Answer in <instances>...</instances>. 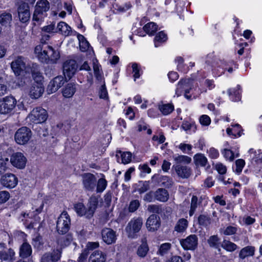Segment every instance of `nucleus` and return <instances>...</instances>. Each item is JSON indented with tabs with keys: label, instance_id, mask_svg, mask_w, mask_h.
Listing matches in <instances>:
<instances>
[{
	"label": "nucleus",
	"instance_id": "obj_52",
	"mask_svg": "<svg viewBox=\"0 0 262 262\" xmlns=\"http://www.w3.org/2000/svg\"><path fill=\"white\" fill-rule=\"evenodd\" d=\"M139 187L137 190L140 194L146 192L149 188L148 182L147 181L140 182Z\"/></svg>",
	"mask_w": 262,
	"mask_h": 262
},
{
	"label": "nucleus",
	"instance_id": "obj_34",
	"mask_svg": "<svg viewBox=\"0 0 262 262\" xmlns=\"http://www.w3.org/2000/svg\"><path fill=\"white\" fill-rule=\"evenodd\" d=\"M5 247L0 250V259L4 260H11L13 259L15 255L14 251L9 249L7 251H4Z\"/></svg>",
	"mask_w": 262,
	"mask_h": 262
},
{
	"label": "nucleus",
	"instance_id": "obj_61",
	"mask_svg": "<svg viewBox=\"0 0 262 262\" xmlns=\"http://www.w3.org/2000/svg\"><path fill=\"white\" fill-rule=\"evenodd\" d=\"M10 198L9 193L7 191H0V203H4L7 201Z\"/></svg>",
	"mask_w": 262,
	"mask_h": 262
},
{
	"label": "nucleus",
	"instance_id": "obj_11",
	"mask_svg": "<svg viewBox=\"0 0 262 262\" xmlns=\"http://www.w3.org/2000/svg\"><path fill=\"white\" fill-rule=\"evenodd\" d=\"M180 244L185 250L193 251L198 245V237L195 234H191L180 240Z\"/></svg>",
	"mask_w": 262,
	"mask_h": 262
},
{
	"label": "nucleus",
	"instance_id": "obj_59",
	"mask_svg": "<svg viewBox=\"0 0 262 262\" xmlns=\"http://www.w3.org/2000/svg\"><path fill=\"white\" fill-rule=\"evenodd\" d=\"M179 148L184 152L186 154H189V152L192 149V146L190 144L181 143L179 145Z\"/></svg>",
	"mask_w": 262,
	"mask_h": 262
},
{
	"label": "nucleus",
	"instance_id": "obj_25",
	"mask_svg": "<svg viewBox=\"0 0 262 262\" xmlns=\"http://www.w3.org/2000/svg\"><path fill=\"white\" fill-rule=\"evenodd\" d=\"M206 62L211 66L213 68L212 70L216 67L224 68L222 65L223 61L214 56L213 54H209L207 55Z\"/></svg>",
	"mask_w": 262,
	"mask_h": 262
},
{
	"label": "nucleus",
	"instance_id": "obj_12",
	"mask_svg": "<svg viewBox=\"0 0 262 262\" xmlns=\"http://www.w3.org/2000/svg\"><path fill=\"white\" fill-rule=\"evenodd\" d=\"M78 69L76 61L73 59L67 60L63 64V72L64 77L71 79L76 73Z\"/></svg>",
	"mask_w": 262,
	"mask_h": 262
},
{
	"label": "nucleus",
	"instance_id": "obj_26",
	"mask_svg": "<svg viewBox=\"0 0 262 262\" xmlns=\"http://www.w3.org/2000/svg\"><path fill=\"white\" fill-rule=\"evenodd\" d=\"M142 244L140 245L137 251V254L140 257H144L149 251V248L147 244L146 237H143L141 239Z\"/></svg>",
	"mask_w": 262,
	"mask_h": 262
},
{
	"label": "nucleus",
	"instance_id": "obj_2",
	"mask_svg": "<svg viewBox=\"0 0 262 262\" xmlns=\"http://www.w3.org/2000/svg\"><path fill=\"white\" fill-rule=\"evenodd\" d=\"M11 68L16 76L20 75L23 72L29 73L31 68L27 58L23 56H18L11 63Z\"/></svg>",
	"mask_w": 262,
	"mask_h": 262
},
{
	"label": "nucleus",
	"instance_id": "obj_37",
	"mask_svg": "<svg viewBox=\"0 0 262 262\" xmlns=\"http://www.w3.org/2000/svg\"><path fill=\"white\" fill-rule=\"evenodd\" d=\"M173 158L176 164L181 163L189 164L191 161V158L184 155H174Z\"/></svg>",
	"mask_w": 262,
	"mask_h": 262
},
{
	"label": "nucleus",
	"instance_id": "obj_13",
	"mask_svg": "<svg viewBox=\"0 0 262 262\" xmlns=\"http://www.w3.org/2000/svg\"><path fill=\"white\" fill-rule=\"evenodd\" d=\"M66 81V78L60 75L54 78L49 82L47 91L49 94L56 92Z\"/></svg>",
	"mask_w": 262,
	"mask_h": 262
},
{
	"label": "nucleus",
	"instance_id": "obj_60",
	"mask_svg": "<svg viewBox=\"0 0 262 262\" xmlns=\"http://www.w3.org/2000/svg\"><path fill=\"white\" fill-rule=\"evenodd\" d=\"M224 157L230 161H232L234 159V156L233 151L230 149H225L223 151Z\"/></svg>",
	"mask_w": 262,
	"mask_h": 262
},
{
	"label": "nucleus",
	"instance_id": "obj_48",
	"mask_svg": "<svg viewBox=\"0 0 262 262\" xmlns=\"http://www.w3.org/2000/svg\"><path fill=\"white\" fill-rule=\"evenodd\" d=\"M121 154V163L124 164L129 163L132 160V154L130 152H123L120 151Z\"/></svg>",
	"mask_w": 262,
	"mask_h": 262
},
{
	"label": "nucleus",
	"instance_id": "obj_44",
	"mask_svg": "<svg viewBox=\"0 0 262 262\" xmlns=\"http://www.w3.org/2000/svg\"><path fill=\"white\" fill-rule=\"evenodd\" d=\"M208 243L210 247L217 248L219 247L220 238L217 235L211 236L208 239Z\"/></svg>",
	"mask_w": 262,
	"mask_h": 262
},
{
	"label": "nucleus",
	"instance_id": "obj_46",
	"mask_svg": "<svg viewBox=\"0 0 262 262\" xmlns=\"http://www.w3.org/2000/svg\"><path fill=\"white\" fill-rule=\"evenodd\" d=\"M107 181L104 178H100L98 180L97 185L96 191L97 192H102L106 188Z\"/></svg>",
	"mask_w": 262,
	"mask_h": 262
},
{
	"label": "nucleus",
	"instance_id": "obj_63",
	"mask_svg": "<svg viewBox=\"0 0 262 262\" xmlns=\"http://www.w3.org/2000/svg\"><path fill=\"white\" fill-rule=\"evenodd\" d=\"M200 122L203 125H209L211 122L210 117L206 115L201 116L200 118Z\"/></svg>",
	"mask_w": 262,
	"mask_h": 262
},
{
	"label": "nucleus",
	"instance_id": "obj_14",
	"mask_svg": "<svg viewBox=\"0 0 262 262\" xmlns=\"http://www.w3.org/2000/svg\"><path fill=\"white\" fill-rule=\"evenodd\" d=\"M10 162L14 167L18 169H23L26 165L27 158L23 153L17 152L13 154L11 156Z\"/></svg>",
	"mask_w": 262,
	"mask_h": 262
},
{
	"label": "nucleus",
	"instance_id": "obj_30",
	"mask_svg": "<svg viewBox=\"0 0 262 262\" xmlns=\"http://www.w3.org/2000/svg\"><path fill=\"white\" fill-rule=\"evenodd\" d=\"M188 226V221L184 218L179 219L174 226V230L177 232L183 233L186 231Z\"/></svg>",
	"mask_w": 262,
	"mask_h": 262
},
{
	"label": "nucleus",
	"instance_id": "obj_55",
	"mask_svg": "<svg viewBox=\"0 0 262 262\" xmlns=\"http://www.w3.org/2000/svg\"><path fill=\"white\" fill-rule=\"evenodd\" d=\"M8 162V159L7 158L4 159L2 157H0V174L7 170V164Z\"/></svg>",
	"mask_w": 262,
	"mask_h": 262
},
{
	"label": "nucleus",
	"instance_id": "obj_24",
	"mask_svg": "<svg viewBox=\"0 0 262 262\" xmlns=\"http://www.w3.org/2000/svg\"><path fill=\"white\" fill-rule=\"evenodd\" d=\"M155 198L161 202H166L169 199V193L164 188H159L154 192Z\"/></svg>",
	"mask_w": 262,
	"mask_h": 262
},
{
	"label": "nucleus",
	"instance_id": "obj_32",
	"mask_svg": "<svg viewBox=\"0 0 262 262\" xmlns=\"http://www.w3.org/2000/svg\"><path fill=\"white\" fill-rule=\"evenodd\" d=\"M12 19V15L9 13L4 12L0 15V24L5 27H10Z\"/></svg>",
	"mask_w": 262,
	"mask_h": 262
},
{
	"label": "nucleus",
	"instance_id": "obj_27",
	"mask_svg": "<svg viewBox=\"0 0 262 262\" xmlns=\"http://www.w3.org/2000/svg\"><path fill=\"white\" fill-rule=\"evenodd\" d=\"M106 255L101 251H95L90 256L89 262H105Z\"/></svg>",
	"mask_w": 262,
	"mask_h": 262
},
{
	"label": "nucleus",
	"instance_id": "obj_39",
	"mask_svg": "<svg viewBox=\"0 0 262 262\" xmlns=\"http://www.w3.org/2000/svg\"><path fill=\"white\" fill-rule=\"evenodd\" d=\"M49 61L52 63H56L57 61L60 58V54L59 52L57 51L54 50V49L51 47L50 49L49 50Z\"/></svg>",
	"mask_w": 262,
	"mask_h": 262
},
{
	"label": "nucleus",
	"instance_id": "obj_22",
	"mask_svg": "<svg viewBox=\"0 0 262 262\" xmlns=\"http://www.w3.org/2000/svg\"><path fill=\"white\" fill-rule=\"evenodd\" d=\"M60 250L57 249L52 253H45L41 257V262H57L60 258Z\"/></svg>",
	"mask_w": 262,
	"mask_h": 262
},
{
	"label": "nucleus",
	"instance_id": "obj_28",
	"mask_svg": "<svg viewBox=\"0 0 262 262\" xmlns=\"http://www.w3.org/2000/svg\"><path fill=\"white\" fill-rule=\"evenodd\" d=\"M255 249L253 246H247L242 248L239 253V257L244 259L248 256H253L254 255Z\"/></svg>",
	"mask_w": 262,
	"mask_h": 262
},
{
	"label": "nucleus",
	"instance_id": "obj_62",
	"mask_svg": "<svg viewBox=\"0 0 262 262\" xmlns=\"http://www.w3.org/2000/svg\"><path fill=\"white\" fill-rule=\"evenodd\" d=\"M55 24H51L48 26H45L42 28V31L46 33H55L56 32Z\"/></svg>",
	"mask_w": 262,
	"mask_h": 262
},
{
	"label": "nucleus",
	"instance_id": "obj_42",
	"mask_svg": "<svg viewBox=\"0 0 262 262\" xmlns=\"http://www.w3.org/2000/svg\"><path fill=\"white\" fill-rule=\"evenodd\" d=\"M159 108L161 112L164 115L169 114L173 111L174 109L173 106L170 104H166L160 105Z\"/></svg>",
	"mask_w": 262,
	"mask_h": 262
},
{
	"label": "nucleus",
	"instance_id": "obj_4",
	"mask_svg": "<svg viewBox=\"0 0 262 262\" xmlns=\"http://www.w3.org/2000/svg\"><path fill=\"white\" fill-rule=\"evenodd\" d=\"M194 87V85L192 80L190 79H182L178 83L177 88L176 90V94L178 97L184 94L186 99L190 100L191 95H189L188 94L190 93V90L193 89Z\"/></svg>",
	"mask_w": 262,
	"mask_h": 262
},
{
	"label": "nucleus",
	"instance_id": "obj_58",
	"mask_svg": "<svg viewBox=\"0 0 262 262\" xmlns=\"http://www.w3.org/2000/svg\"><path fill=\"white\" fill-rule=\"evenodd\" d=\"M198 221L200 225L203 226H207L210 224V219L205 215H200L198 218Z\"/></svg>",
	"mask_w": 262,
	"mask_h": 262
},
{
	"label": "nucleus",
	"instance_id": "obj_5",
	"mask_svg": "<svg viewBox=\"0 0 262 262\" xmlns=\"http://www.w3.org/2000/svg\"><path fill=\"white\" fill-rule=\"evenodd\" d=\"M71 225L70 216L67 211H63L58 218L56 229L58 233L66 234L70 229Z\"/></svg>",
	"mask_w": 262,
	"mask_h": 262
},
{
	"label": "nucleus",
	"instance_id": "obj_7",
	"mask_svg": "<svg viewBox=\"0 0 262 262\" xmlns=\"http://www.w3.org/2000/svg\"><path fill=\"white\" fill-rule=\"evenodd\" d=\"M31 136V130L27 127H22L16 132L14 139L18 144L25 145L28 142Z\"/></svg>",
	"mask_w": 262,
	"mask_h": 262
},
{
	"label": "nucleus",
	"instance_id": "obj_17",
	"mask_svg": "<svg viewBox=\"0 0 262 262\" xmlns=\"http://www.w3.org/2000/svg\"><path fill=\"white\" fill-rule=\"evenodd\" d=\"M0 181L2 185L10 188L15 187L18 183L17 178L12 173H6L3 176Z\"/></svg>",
	"mask_w": 262,
	"mask_h": 262
},
{
	"label": "nucleus",
	"instance_id": "obj_54",
	"mask_svg": "<svg viewBox=\"0 0 262 262\" xmlns=\"http://www.w3.org/2000/svg\"><path fill=\"white\" fill-rule=\"evenodd\" d=\"M245 161L242 159H238L235 162V171L237 174H239L243 170L245 165Z\"/></svg>",
	"mask_w": 262,
	"mask_h": 262
},
{
	"label": "nucleus",
	"instance_id": "obj_35",
	"mask_svg": "<svg viewBox=\"0 0 262 262\" xmlns=\"http://www.w3.org/2000/svg\"><path fill=\"white\" fill-rule=\"evenodd\" d=\"M193 159L196 165L205 166L208 163L207 158L202 154H197L195 155Z\"/></svg>",
	"mask_w": 262,
	"mask_h": 262
},
{
	"label": "nucleus",
	"instance_id": "obj_47",
	"mask_svg": "<svg viewBox=\"0 0 262 262\" xmlns=\"http://www.w3.org/2000/svg\"><path fill=\"white\" fill-rule=\"evenodd\" d=\"M198 204L199 203L198 198L195 195H193L191 198L190 209L189 213L190 216L193 215L194 212L195 211Z\"/></svg>",
	"mask_w": 262,
	"mask_h": 262
},
{
	"label": "nucleus",
	"instance_id": "obj_6",
	"mask_svg": "<svg viewBox=\"0 0 262 262\" xmlns=\"http://www.w3.org/2000/svg\"><path fill=\"white\" fill-rule=\"evenodd\" d=\"M47 118V112L41 107L34 108L28 116V118L31 122L36 124L44 122Z\"/></svg>",
	"mask_w": 262,
	"mask_h": 262
},
{
	"label": "nucleus",
	"instance_id": "obj_3",
	"mask_svg": "<svg viewBox=\"0 0 262 262\" xmlns=\"http://www.w3.org/2000/svg\"><path fill=\"white\" fill-rule=\"evenodd\" d=\"M143 225V219L141 217H133L128 223L125 231L128 237L135 238L137 237V233H138Z\"/></svg>",
	"mask_w": 262,
	"mask_h": 262
},
{
	"label": "nucleus",
	"instance_id": "obj_51",
	"mask_svg": "<svg viewBox=\"0 0 262 262\" xmlns=\"http://www.w3.org/2000/svg\"><path fill=\"white\" fill-rule=\"evenodd\" d=\"M171 248V244L170 243H164L162 244L159 248V252L161 255L166 254Z\"/></svg>",
	"mask_w": 262,
	"mask_h": 262
},
{
	"label": "nucleus",
	"instance_id": "obj_40",
	"mask_svg": "<svg viewBox=\"0 0 262 262\" xmlns=\"http://www.w3.org/2000/svg\"><path fill=\"white\" fill-rule=\"evenodd\" d=\"M222 247L227 251L233 252L237 249V246L229 241L224 240L222 243Z\"/></svg>",
	"mask_w": 262,
	"mask_h": 262
},
{
	"label": "nucleus",
	"instance_id": "obj_8",
	"mask_svg": "<svg viewBox=\"0 0 262 262\" xmlns=\"http://www.w3.org/2000/svg\"><path fill=\"white\" fill-rule=\"evenodd\" d=\"M50 8V5L47 0H40L35 6V9L33 16V20L39 21L42 18L44 13H46Z\"/></svg>",
	"mask_w": 262,
	"mask_h": 262
},
{
	"label": "nucleus",
	"instance_id": "obj_45",
	"mask_svg": "<svg viewBox=\"0 0 262 262\" xmlns=\"http://www.w3.org/2000/svg\"><path fill=\"white\" fill-rule=\"evenodd\" d=\"M237 228L236 227L229 226L221 230V232L226 235H231L237 232Z\"/></svg>",
	"mask_w": 262,
	"mask_h": 262
},
{
	"label": "nucleus",
	"instance_id": "obj_21",
	"mask_svg": "<svg viewBox=\"0 0 262 262\" xmlns=\"http://www.w3.org/2000/svg\"><path fill=\"white\" fill-rule=\"evenodd\" d=\"M172 168L174 169L179 177L182 178L186 179L191 175V169L186 166L176 164L173 165Z\"/></svg>",
	"mask_w": 262,
	"mask_h": 262
},
{
	"label": "nucleus",
	"instance_id": "obj_56",
	"mask_svg": "<svg viewBox=\"0 0 262 262\" xmlns=\"http://www.w3.org/2000/svg\"><path fill=\"white\" fill-rule=\"evenodd\" d=\"M215 168L221 174H225L227 171L226 166L220 162L215 164Z\"/></svg>",
	"mask_w": 262,
	"mask_h": 262
},
{
	"label": "nucleus",
	"instance_id": "obj_33",
	"mask_svg": "<svg viewBox=\"0 0 262 262\" xmlns=\"http://www.w3.org/2000/svg\"><path fill=\"white\" fill-rule=\"evenodd\" d=\"M76 92V86L74 83H68L63 89L62 94L66 98H70L73 96Z\"/></svg>",
	"mask_w": 262,
	"mask_h": 262
},
{
	"label": "nucleus",
	"instance_id": "obj_50",
	"mask_svg": "<svg viewBox=\"0 0 262 262\" xmlns=\"http://www.w3.org/2000/svg\"><path fill=\"white\" fill-rule=\"evenodd\" d=\"M140 202L137 200H135L132 201L129 205L128 207V211L130 212H134L135 211H136L139 207L140 206Z\"/></svg>",
	"mask_w": 262,
	"mask_h": 262
},
{
	"label": "nucleus",
	"instance_id": "obj_38",
	"mask_svg": "<svg viewBox=\"0 0 262 262\" xmlns=\"http://www.w3.org/2000/svg\"><path fill=\"white\" fill-rule=\"evenodd\" d=\"M78 39L79 41V48L82 52H85L88 50L90 47L89 42L82 35H78Z\"/></svg>",
	"mask_w": 262,
	"mask_h": 262
},
{
	"label": "nucleus",
	"instance_id": "obj_53",
	"mask_svg": "<svg viewBox=\"0 0 262 262\" xmlns=\"http://www.w3.org/2000/svg\"><path fill=\"white\" fill-rule=\"evenodd\" d=\"M31 72L32 74V77L34 80V82L33 83L42 82V81L43 80V77L41 74L39 72L36 71L35 70H34L33 71H31Z\"/></svg>",
	"mask_w": 262,
	"mask_h": 262
},
{
	"label": "nucleus",
	"instance_id": "obj_23",
	"mask_svg": "<svg viewBox=\"0 0 262 262\" xmlns=\"http://www.w3.org/2000/svg\"><path fill=\"white\" fill-rule=\"evenodd\" d=\"M56 32H58L64 36H68L72 34V31L70 26L63 21H60L57 26Z\"/></svg>",
	"mask_w": 262,
	"mask_h": 262
},
{
	"label": "nucleus",
	"instance_id": "obj_20",
	"mask_svg": "<svg viewBox=\"0 0 262 262\" xmlns=\"http://www.w3.org/2000/svg\"><path fill=\"white\" fill-rule=\"evenodd\" d=\"M102 237L103 241L108 245L115 243L116 240L115 232L110 228H106L102 230Z\"/></svg>",
	"mask_w": 262,
	"mask_h": 262
},
{
	"label": "nucleus",
	"instance_id": "obj_9",
	"mask_svg": "<svg viewBox=\"0 0 262 262\" xmlns=\"http://www.w3.org/2000/svg\"><path fill=\"white\" fill-rule=\"evenodd\" d=\"M16 100L11 96H7L0 101V113L3 114L11 112L15 107Z\"/></svg>",
	"mask_w": 262,
	"mask_h": 262
},
{
	"label": "nucleus",
	"instance_id": "obj_1",
	"mask_svg": "<svg viewBox=\"0 0 262 262\" xmlns=\"http://www.w3.org/2000/svg\"><path fill=\"white\" fill-rule=\"evenodd\" d=\"M98 201L96 196H91L88 202L87 208L81 203L74 204V209L78 215L85 216L87 219L92 218L97 207Z\"/></svg>",
	"mask_w": 262,
	"mask_h": 262
},
{
	"label": "nucleus",
	"instance_id": "obj_49",
	"mask_svg": "<svg viewBox=\"0 0 262 262\" xmlns=\"http://www.w3.org/2000/svg\"><path fill=\"white\" fill-rule=\"evenodd\" d=\"M72 239V236L68 234L61 238H59L58 239V243L62 246H67L71 243Z\"/></svg>",
	"mask_w": 262,
	"mask_h": 262
},
{
	"label": "nucleus",
	"instance_id": "obj_19",
	"mask_svg": "<svg viewBox=\"0 0 262 262\" xmlns=\"http://www.w3.org/2000/svg\"><path fill=\"white\" fill-rule=\"evenodd\" d=\"M160 226V217L156 214H151L147 219L146 222V226L149 231L157 230Z\"/></svg>",
	"mask_w": 262,
	"mask_h": 262
},
{
	"label": "nucleus",
	"instance_id": "obj_16",
	"mask_svg": "<svg viewBox=\"0 0 262 262\" xmlns=\"http://www.w3.org/2000/svg\"><path fill=\"white\" fill-rule=\"evenodd\" d=\"M44 92L42 82L33 83L28 89V95L32 99H38Z\"/></svg>",
	"mask_w": 262,
	"mask_h": 262
},
{
	"label": "nucleus",
	"instance_id": "obj_15",
	"mask_svg": "<svg viewBox=\"0 0 262 262\" xmlns=\"http://www.w3.org/2000/svg\"><path fill=\"white\" fill-rule=\"evenodd\" d=\"M83 188L87 191H93L96 186V178L90 173H85L82 175Z\"/></svg>",
	"mask_w": 262,
	"mask_h": 262
},
{
	"label": "nucleus",
	"instance_id": "obj_43",
	"mask_svg": "<svg viewBox=\"0 0 262 262\" xmlns=\"http://www.w3.org/2000/svg\"><path fill=\"white\" fill-rule=\"evenodd\" d=\"M159 182L161 185L169 187L173 183L172 179L168 176H162L159 178Z\"/></svg>",
	"mask_w": 262,
	"mask_h": 262
},
{
	"label": "nucleus",
	"instance_id": "obj_10",
	"mask_svg": "<svg viewBox=\"0 0 262 262\" xmlns=\"http://www.w3.org/2000/svg\"><path fill=\"white\" fill-rule=\"evenodd\" d=\"M51 46L46 43H40L36 46L34 49V53L39 61L42 62H48L49 61V52Z\"/></svg>",
	"mask_w": 262,
	"mask_h": 262
},
{
	"label": "nucleus",
	"instance_id": "obj_57",
	"mask_svg": "<svg viewBox=\"0 0 262 262\" xmlns=\"http://www.w3.org/2000/svg\"><path fill=\"white\" fill-rule=\"evenodd\" d=\"M33 245L37 248H40L43 245V242L41 236L39 235L36 236L33 239L32 241Z\"/></svg>",
	"mask_w": 262,
	"mask_h": 262
},
{
	"label": "nucleus",
	"instance_id": "obj_18",
	"mask_svg": "<svg viewBox=\"0 0 262 262\" xmlns=\"http://www.w3.org/2000/svg\"><path fill=\"white\" fill-rule=\"evenodd\" d=\"M18 15L20 21L25 23L29 20L30 13L29 6L25 3H21L17 9Z\"/></svg>",
	"mask_w": 262,
	"mask_h": 262
},
{
	"label": "nucleus",
	"instance_id": "obj_29",
	"mask_svg": "<svg viewBox=\"0 0 262 262\" xmlns=\"http://www.w3.org/2000/svg\"><path fill=\"white\" fill-rule=\"evenodd\" d=\"M241 87L237 85L234 88L229 89L228 90V94L230 99L233 101H237L241 99Z\"/></svg>",
	"mask_w": 262,
	"mask_h": 262
},
{
	"label": "nucleus",
	"instance_id": "obj_31",
	"mask_svg": "<svg viewBox=\"0 0 262 262\" xmlns=\"http://www.w3.org/2000/svg\"><path fill=\"white\" fill-rule=\"evenodd\" d=\"M31 246L28 243L24 242L19 249L20 256L22 258H27L31 255Z\"/></svg>",
	"mask_w": 262,
	"mask_h": 262
},
{
	"label": "nucleus",
	"instance_id": "obj_41",
	"mask_svg": "<svg viewBox=\"0 0 262 262\" xmlns=\"http://www.w3.org/2000/svg\"><path fill=\"white\" fill-rule=\"evenodd\" d=\"M167 35L164 32H160L155 36V46L156 47H159V43L165 41L167 40Z\"/></svg>",
	"mask_w": 262,
	"mask_h": 262
},
{
	"label": "nucleus",
	"instance_id": "obj_64",
	"mask_svg": "<svg viewBox=\"0 0 262 262\" xmlns=\"http://www.w3.org/2000/svg\"><path fill=\"white\" fill-rule=\"evenodd\" d=\"M207 152L210 158L212 159H216L219 156V152L217 149L213 147L210 148Z\"/></svg>",
	"mask_w": 262,
	"mask_h": 262
},
{
	"label": "nucleus",
	"instance_id": "obj_36",
	"mask_svg": "<svg viewBox=\"0 0 262 262\" xmlns=\"http://www.w3.org/2000/svg\"><path fill=\"white\" fill-rule=\"evenodd\" d=\"M144 31L149 35H153L158 30V26L153 22L147 23L143 27Z\"/></svg>",
	"mask_w": 262,
	"mask_h": 262
}]
</instances>
